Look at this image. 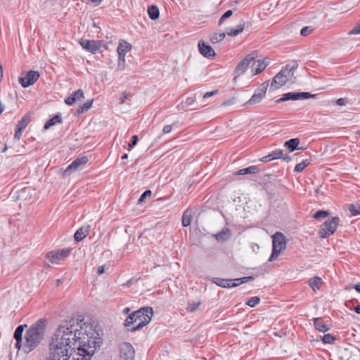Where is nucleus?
<instances>
[{"instance_id":"obj_61","label":"nucleus","mask_w":360,"mask_h":360,"mask_svg":"<svg viewBox=\"0 0 360 360\" xmlns=\"http://www.w3.org/2000/svg\"><path fill=\"white\" fill-rule=\"evenodd\" d=\"M280 159H283L284 161H285L287 162H289L291 161V158L287 155H282V157Z\"/></svg>"},{"instance_id":"obj_60","label":"nucleus","mask_w":360,"mask_h":360,"mask_svg":"<svg viewBox=\"0 0 360 360\" xmlns=\"http://www.w3.org/2000/svg\"><path fill=\"white\" fill-rule=\"evenodd\" d=\"M241 278L243 281H244V283H245L248 281H252L254 279V277L253 276H245V277H242Z\"/></svg>"},{"instance_id":"obj_53","label":"nucleus","mask_w":360,"mask_h":360,"mask_svg":"<svg viewBox=\"0 0 360 360\" xmlns=\"http://www.w3.org/2000/svg\"><path fill=\"white\" fill-rule=\"evenodd\" d=\"M15 340H16L15 347L18 348V349L22 348V349L23 350V344L24 343H22V340H18V339H15Z\"/></svg>"},{"instance_id":"obj_11","label":"nucleus","mask_w":360,"mask_h":360,"mask_svg":"<svg viewBox=\"0 0 360 360\" xmlns=\"http://www.w3.org/2000/svg\"><path fill=\"white\" fill-rule=\"evenodd\" d=\"M39 78V73L37 71L30 70L25 76L20 77L18 79L19 83L24 88H27L34 84Z\"/></svg>"},{"instance_id":"obj_2","label":"nucleus","mask_w":360,"mask_h":360,"mask_svg":"<svg viewBox=\"0 0 360 360\" xmlns=\"http://www.w3.org/2000/svg\"><path fill=\"white\" fill-rule=\"evenodd\" d=\"M48 360H68V326L60 325L53 333Z\"/></svg>"},{"instance_id":"obj_59","label":"nucleus","mask_w":360,"mask_h":360,"mask_svg":"<svg viewBox=\"0 0 360 360\" xmlns=\"http://www.w3.org/2000/svg\"><path fill=\"white\" fill-rule=\"evenodd\" d=\"M105 271V268H104V266H98V269H97V273L99 275H101L102 274H103Z\"/></svg>"},{"instance_id":"obj_34","label":"nucleus","mask_w":360,"mask_h":360,"mask_svg":"<svg viewBox=\"0 0 360 360\" xmlns=\"http://www.w3.org/2000/svg\"><path fill=\"white\" fill-rule=\"evenodd\" d=\"M191 214L188 210L185 211L182 216V226L187 227L190 225L191 221Z\"/></svg>"},{"instance_id":"obj_42","label":"nucleus","mask_w":360,"mask_h":360,"mask_svg":"<svg viewBox=\"0 0 360 360\" xmlns=\"http://www.w3.org/2000/svg\"><path fill=\"white\" fill-rule=\"evenodd\" d=\"M321 340L324 343L332 344L335 342L336 338L333 337L331 334L328 333L324 335L322 337Z\"/></svg>"},{"instance_id":"obj_57","label":"nucleus","mask_w":360,"mask_h":360,"mask_svg":"<svg viewBox=\"0 0 360 360\" xmlns=\"http://www.w3.org/2000/svg\"><path fill=\"white\" fill-rule=\"evenodd\" d=\"M336 104L338 105H345L346 104V99L343 98H338L336 101Z\"/></svg>"},{"instance_id":"obj_63","label":"nucleus","mask_w":360,"mask_h":360,"mask_svg":"<svg viewBox=\"0 0 360 360\" xmlns=\"http://www.w3.org/2000/svg\"><path fill=\"white\" fill-rule=\"evenodd\" d=\"M354 311L356 314H360V304H358L354 307Z\"/></svg>"},{"instance_id":"obj_17","label":"nucleus","mask_w":360,"mask_h":360,"mask_svg":"<svg viewBox=\"0 0 360 360\" xmlns=\"http://www.w3.org/2000/svg\"><path fill=\"white\" fill-rule=\"evenodd\" d=\"M298 68V64L297 61H291L290 63L287 64L285 68L282 69L281 72H283V75L286 76V79L288 81L290 79L294 74L295 70Z\"/></svg>"},{"instance_id":"obj_14","label":"nucleus","mask_w":360,"mask_h":360,"mask_svg":"<svg viewBox=\"0 0 360 360\" xmlns=\"http://www.w3.org/2000/svg\"><path fill=\"white\" fill-rule=\"evenodd\" d=\"M252 64V72L253 75H257L262 72L269 63V59L265 58L263 60H254Z\"/></svg>"},{"instance_id":"obj_45","label":"nucleus","mask_w":360,"mask_h":360,"mask_svg":"<svg viewBox=\"0 0 360 360\" xmlns=\"http://www.w3.org/2000/svg\"><path fill=\"white\" fill-rule=\"evenodd\" d=\"M313 31V29L311 27H304L303 28H302L301 31H300V34L302 36H307L309 34H310Z\"/></svg>"},{"instance_id":"obj_16","label":"nucleus","mask_w":360,"mask_h":360,"mask_svg":"<svg viewBox=\"0 0 360 360\" xmlns=\"http://www.w3.org/2000/svg\"><path fill=\"white\" fill-rule=\"evenodd\" d=\"M198 49L200 53L207 58H212L215 56V52L212 47L205 43L204 41L200 40L198 41Z\"/></svg>"},{"instance_id":"obj_7","label":"nucleus","mask_w":360,"mask_h":360,"mask_svg":"<svg viewBox=\"0 0 360 360\" xmlns=\"http://www.w3.org/2000/svg\"><path fill=\"white\" fill-rule=\"evenodd\" d=\"M79 44L84 49L91 53H100L107 49L106 44L101 40L82 39Z\"/></svg>"},{"instance_id":"obj_41","label":"nucleus","mask_w":360,"mask_h":360,"mask_svg":"<svg viewBox=\"0 0 360 360\" xmlns=\"http://www.w3.org/2000/svg\"><path fill=\"white\" fill-rule=\"evenodd\" d=\"M329 215V212L325 210H319L314 215L313 217L316 219H321Z\"/></svg>"},{"instance_id":"obj_54","label":"nucleus","mask_w":360,"mask_h":360,"mask_svg":"<svg viewBox=\"0 0 360 360\" xmlns=\"http://www.w3.org/2000/svg\"><path fill=\"white\" fill-rule=\"evenodd\" d=\"M235 103V98H231V99H229V100H226L223 102L222 105H232Z\"/></svg>"},{"instance_id":"obj_9","label":"nucleus","mask_w":360,"mask_h":360,"mask_svg":"<svg viewBox=\"0 0 360 360\" xmlns=\"http://www.w3.org/2000/svg\"><path fill=\"white\" fill-rule=\"evenodd\" d=\"M68 257V249L52 250L46 254V259L52 264H58Z\"/></svg>"},{"instance_id":"obj_51","label":"nucleus","mask_w":360,"mask_h":360,"mask_svg":"<svg viewBox=\"0 0 360 360\" xmlns=\"http://www.w3.org/2000/svg\"><path fill=\"white\" fill-rule=\"evenodd\" d=\"M138 140H139L138 136L134 135L132 136V139H131V142L129 143V147L133 148L134 146H135L137 143Z\"/></svg>"},{"instance_id":"obj_40","label":"nucleus","mask_w":360,"mask_h":360,"mask_svg":"<svg viewBox=\"0 0 360 360\" xmlns=\"http://www.w3.org/2000/svg\"><path fill=\"white\" fill-rule=\"evenodd\" d=\"M260 302V299L259 297L257 296H255V297H251L250 299H249L247 302H246V304L248 305L249 307H255V306H257Z\"/></svg>"},{"instance_id":"obj_50","label":"nucleus","mask_w":360,"mask_h":360,"mask_svg":"<svg viewBox=\"0 0 360 360\" xmlns=\"http://www.w3.org/2000/svg\"><path fill=\"white\" fill-rule=\"evenodd\" d=\"M226 33L230 37H235L239 34L236 28H229Z\"/></svg>"},{"instance_id":"obj_13","label":"nucleus","mask_w":360,"mask_h":360,"mask_svg":"<svg viewBox=\"0 0 360 360\" xmlns=\"http://www.w3.org/2000/svg\"><path fill=\"white\" fill-rule=\"evenodd\" d=\"M88 161L89 158L87 156H79L70 165H69V172H76L83 169Z\"/></svg>"},{"instance_id":"obj_15","label":"nucleus","mask_w":360,"mask_h":360,"mask_svg":"<svg viewBox=\"0 0 360 360\" xmlns=\"http://www.w3.org/2000/svg\"><path fill=\"white\" fill-rule=\"evenodd\" d=\"M288 82L286 79V76L283 75V72H279L273 78L270 89L271 90H276L279 87L285 85Z\"/></svg>"},{"instance_id":"obj_26","label":"nucleus","mask_w":360,"mask_h":360,"mask_svg":"<svg viewBox=\"0 0 360 360\" xmlns=\"http://www.w3.org/2000/svg\"><path fill=\"white\" fill-rule=\"evenodd\" d=\"M212 282L221 288H232V279H225L221 278H214Z\"/></svg>"},{"instance_id":"obj_29","label":"nucleus","mask_w":360,"mask_h":360,"mask_svg":"<svg viewBox=\"0 0 360 360\" xmlns=\"http://www.w3.org/2000/svg\"><path fill=\"white\" fill-rule=\"evenodd\" d=\"M322 283V279L319 276H314L308 281L309 285L314 292L320 288Z\"/></svg>"},{"instance_id":"obj_10","label":"nucleus","mask_w":360,"mask_h":360,"mask_svg":"<svg viewBox=\"0 0 360 360\" xmlns=\"http://www.w3.org/2000/svg\"><path fill=\"white\" fill-rule=\"evenodd\" d=\"M268 86L269 81L263 82L259 88L255 89L253 95L245 104L254 105L259 103L264 98Z\"/></svg>"},{"instance_id":"obj_49","label":"nucleus","mask_w":360,"mask_h":360,"mask_svg":"<svg viewBox=\"0 0 360 360\" xmlns=\"http://www.w3.org/2000/svg\"><path fill=\"white\" fill-rule=\"evenodd\" d=\"M233 282L231 283L232 288L238 286L243 283H244V281L242 280L241 278L232 279Z\"/></svg>"},{"instance_id":"obj_55","label":"nucleus","mask_w":360,"mask_h":360,"mask_svg":"<svg viewBox=\"0 0 360 360\" xmlns=\"http://www.w3.org/2000/svg\"><path fill=\"white\" fill-rule=\"evenodd\" d=\"M172 125H165L163 127L162 131L165 134H168V133H169L172 131Z\"/></svg>"},{"instance_id":"obj_12","label":"nucleus","mask_w":360,"mask_h":360,"mask_svg":"<svg viewBox=\"0 0 360 360\" xmlns=\"http://www.w3.org/2000/svg\"><path fill=\"white\" fill-rule=\"evenodd\" d=\"M134 349L129 342H124L120 345V357L124 360H133L134 358Z\"/></svg>"},{"instance_id":"obj_56","label":"nucleus","mask_w":360,"mask_h":360,"mask_svg":"<svg viewBox=\"0 0 360 360\" xmlns=\"http://www.w3.org/2000/svg\"><path fill=\"white\" fill-rule=\"evenodd\" d=\"M217 92V91H208L204 94L203 98H207L211 97L213 95L216 94Z\"/></svg>"},{"instance_id":"obj_19","label":"nucleus","mask_w":360,"mask_h":360,"mask_svg":"<svg viewBox=\"0 0 360 360\" xmlns=\"http://www.w3.org/2000/svg\"><path fill=\"white\" fill-rule=\"evenodd\" d=\"M84 98V92L82 89H78L69 96V105H72L82 101Z\"/></svg>"},{"instance_id":"obj_35","label":"nucleus","mask_w":360,"mask_h":360,"mask_svg":"<svg viewBox=\"0 0 360 360\" xmlns=\"http://www.w3.org/2000/svg\"><path fill=\"white\" fill-rule=\"evenodd\" d=\"M309 163L310 162L309 160H304L295 165L294 171L296 172H301L309 165Z\"/></svg>"},{"instance_id":"obj_20","label":"nucleus","mask_w":360,"mask_h":360,"mask_svg":"<svg viewBox=\"0 0 360 360\" xmlns=\"http://www.w3.org/2000/svg\"><path fill=\"white\" fill-rule=\"evenodd\" d=\"M283 153V150L281 149H278L272 153H269V155L262 157L260 160L263 162H268L271 160L280 159L282 157V155Z\"/></svg>"},{"instance_id":"obj_27","label":"nucleus","mask_w":360,"mask_h":360,"mask_svg":"<svg viewBox=\"0 0 360 360\" xmlns=\"http://www.w3.org/2000/svg\"><path fill=\"white\" fill-rule=\"evenodd\" d=\"M314 324L315 328L321 332H326L330 329V327L323 322L321 318H315Z\"/></svg>"},{"instance_id":"obj_47","label":"nucleus","mask_w":360,"mask_h":360,"mask_svg":"<svg viewBox=\"0 0 360 360\" xmlns=\"http://www.w3.org/2000/svg\"><path fill=\"white\" fill-rule=\"evenodd\" d=\"M245 22L243 20H240L238 25L236 26V30L240 34L245 29Z\"/></svg>"},{"instance_id":"obj_33","label":"nucleus","mask_w":360,"mask_h":360,"mask_svg":"<svg viewBox=\"0 0 360 360\" xmlns=\"http://www.w3.org/2000/svg\"><path fill=\"white\" fill-rule=\"evenodd\" d=\"M62 122L60 115H56L52 118L49 119L44 124V129H49L51 127L56 124L57 123Z\"/></svg>"},{"instance_id":"obj_31","label":"nucleus","mask_w":360,"mask_h":360,"mask_svg":"<svg viewBox=\"0 0 360 360\" xmlns=\"http://www.w3.org/2000/svg\"><path fill=\"white\" fill-rule=\"evenodd\" d=\"M148 13L151 20H156L160 16V11L157 6L151 5L148 7Z\"/></svg>"},{"instance_id":"obj_64","label":"nucleus","mask_w":360,"mask_h":360,"mask_svg":"<svg viewBox=\"0 0 360 360\" xmlns=\"http://www.w3.org/2000/svg\"><path fill=\"white\" fill-rule=\"evenodd\" d=\"M354 289L360 293V283H357L354 285Z\"/></svg>"},{"instance_id":"obj_28","label":"nucleus","mask_w":360,"mask_h":360,"mask_svg":"<svg viewBox=\"0 0 360 360\" xmlns=\"http://www.w3.org/2000/svg\"><path fill=\"white\" fill-rule=\"evenodd\" d=\"M259 169L257 166H250V167L238 170L235 173V175H245V174H257L259 172Z\"/></svg>"},{"instance_id":"obj_24","label":"nucleus","mask_w":360,"mask_h":360,"mask_svg":"<svg viewBox=\"0 0 360 360\" xmlns=\"http://www.w3.org/2000/svg\"><path fill=\"white\" fill-rule=\"evenodd\" d=\"M131 49V45L127 41H122L119 43L117 49V54L120 56H125Z\"/></svg>"},{"instance_id":"obj_58","label":"nucleus","mask_w":360,"mask_h":360,"mask_svg":"<svg viewBox=\"0 0 360 360\" xmlns=\"http://www.w3.org/2000/svg\"><path fill=\"white\" fill-rule=\"evenodd\" d=\"M129 96V94L123 93L120 97L121 103H123Z\"/></svg>"},{"instance_id":"obj_37","label":"nucleus","mask_w":360,"mask_h":360,"mask_svg":"<svg viewBox=\"0 0 360 360\" xmlns=\"http://www.w3.org/2000/svg\"><path fill=\"white\" fill-rule=\"evenodd\" d=\"M349 210L353 216L360 214V204L354 203L349 205Z\"/></svg>"},{"instance_id":"obj_52","label":"nucleus","mask_w":360,"mask_h":360,"mask_svg":"<svg viewBox=\"0 0 360 360\" xmlns=\"http://www.w3.org/2000/svg\"><path fill=\"white\" fill-rule=\"evenodd\" d=\"M30 189L27 188H22L21 191H20V193L19 194V196L18 198L20 199H24V200H26L27 198H24V194H25L27 191H29Z\"/></svg>"},{"instance_id":"obj_23","label":"nucleus","mask_w":360,"mask_h":360,"mask_svg":"<svg viewBox=\"0 0 360 360\" xmlns=\"http://www.w3.org/2000/svg\"><path fill=\"white\" fill-rule=\"evenodd\" d=\"M89 226L84 227H80L75 233L74 235V239L76 242H80L88 234L89 232Z\"/></svg>"},{"instance_id":"obj_5","label":"nucleus","mask_w":360,"mask_h":360,"mask_svg":"<svg viewBox=\"0 0 360 360\" xmlns=\"http://www.w3.org/2000/svg\"><path fill=\"white\" fill-rule=\"evenodd\" d=\"M273 249L269 262H273L277 259L281 252L286 248L285 236L281 232H276L272 236Z\"/></svg>"},{"instance_id":"obj_1","label":"nucleus","mask_w":360,"mask_h":360,"mask_svg":"<svg viewBox=\"0 0 360 360\" xmlns=\"http://www.w3.org/2000/svg\"><path fill=\"white\" fill-rule=\"evenodd\" d=\"M102 343L101 334L89 316L72 314L69 319V347H72L69 360H90Z\"/></svg>"},{"instance_id":"obj_38","label":"nucleus","mask_w":360,"mask_h":360,"mask_svg":"<svg viewBox=\"0 0 360 360\" xmlns=\"http://www.w3.org/2000/svg\"><path fill=\"white\" fill-rule=\"evenodd\" d=\"M200 304V302H189L186 310L188 312H193L199 307Z\"/></svg>"},{"instance_id":"obj_6","label":"nucleus","mask_w":360,"mask_h":360,"mask_svg":"<svg viewBox=\"0 0 360 360\" xmlns=\"http://www.w3.org/2000/svg\"><path fill=\"white\" fill-rule=\"evenodd\" d=\"M340 218L334 217L329 220L326 221L321 226L319 231V236L321 238H326L333 235L336 231Z\"/></svg>"},{"instance_id":"obj_32","label":"nucleus","mask_w":360,"mask_h":360,"mask_svg":"<svg viewBox=\"0 0 360 360\" xmlns=\"http://www.w3.org/2000/svg\"><path fill=\"white\" fill-rule=\"evenodd\" d=\"M226 33L224 32H214L210 34V39L212 44H216L224 40Z\"/></svg>"},{"instance_id":"obj_48","label":"nucleus","mask_w":360,"mask_h":360,"mask_svg":"<svg viewBox=\"0 0 360 360\" xmlns=\"http://www.w3.org/2000/svg\"><path fill=\"white\" fill-rule=\"evenodd\" d=\"M360 33V21L354 26V27L349 32V34H358Z\"/></svg>"},{"instance_id":"obj_62","label":"nucleus","mask_w":360,"mask_h":360,"mask_svg":"<svg viewBox=\"0 0 360 360\" xmlns=\"http://www.w3.org/2000/svg\"><path fill=\"white\" fill-rule=\"evenodd\" d=\"M193 102V99L192 98H188L186 99V103L188 105H191Z\"/></svg>"},{"instance_id":"obj_4","label":"nucleus","mask_w":360,"mask_h":360,"mask_svg":"<svg viewBox=\"0 0 360 360\" xmlns=\"http://www.w3.org/2000/svg\"><path fill=\"white\" fill-rule=\"evenodd\" d=\"M153 315L152 307H141L127 316L124 326L128 328V330L131 332L139 330L150 322Z\"/></svg>"},{"instance_id":"obj_43","label":"nucleus","mask_w":360,"mask_h":360,"mask_svg":"<svg viewBox=\"0 0 360 360\" xmlns=\"http://www.w3.org/2000/svg\"><path fill=\"white\" fill-rule=\"evenodd\" d=\"M233 14V11L231 10H228L226 11L222 15L221 17L219 18V25H221L223 22L229 18V17H231Z\"/></svg>"},{"instance_id":"obj_8","label":"nucleus","mask_w":360,"mask_h":360,"mask_svg":"<svg viewBox=\"0 0 360 360\" xmlns=\"http://www.w3.org/2000/svg\"><path fill=\"white\" fill-rule=\"evenodd\" d=\"M258 57V52L255 51L251 53L246 56L236 66L235 70L236 76L233 78V80L236 82L237 78L244 74L245 71L248 70L250 63L253 61L256 58Z\"/></svg>"},{"instance_id":"obj_3","label":"nucleus","mask_w":360,"mask_h":360,"mask_svg":"<svg viewBox=\"0 0 360 360\" xmlns=\"http://www.w3.org/2000/svg\"><path fill=\"white\" fill-rule=\"evenodd\" d=\"M46 326V320L41 319L33 323L26 331L23 344L25 353L29 354L40 345L45 337Z\"/></svg>"},{"instance_id":"obj_36","label":"nucleus","mask_w":360,"mask_h":360,"mask_svg":"<svg viewBox=\"0 0 360 360\" xmlns=\"http://www.w3.org/2000/svg\"><path fill=\"white\" fill-rule=\"evenodd\" d=\"M26 327H27V325L18 326L14 332L13 338L15 339H18V340H22V333L24 331V328Z\"/></svg>"},{"instance_id":"obj_18","label":"nucleus","mask_w":360,"mask_h":360,"mask_svg":"<svg viewBox=\"0 0 360 360\" xmlns=\"http://www.w3.org/2000/svg\"><path fill=\"white\" fill-rule=\"evenodd\" d=\"M29 120L26 117H23L17 124L14 139L19 140L22 131L26 128L28 124Z\"/></svg>"},{"instance_id":"obj_21","label":"nucleus","mask_w":360,"mask_h":360,"mask_svg":"<svg viewBox=\"0 0 360 360\" xmlns=\"http://www.w3.org/2000/svg\"><path fill=\"white\" fill-rule=\"evenodd\" d=\"M94 100L91 99L83 103L82 105H79L77 110L73 112V115L75 116H79L81 114L87 112L92 106Z\"/></svg>"},{"instance_id":"obj_46","label":"nucleus","mask_w":360,"mask_h":360,"mask_svg":"<svg viewBox=\"0 0 360 360\" xmlns=\"http://www.w3.org/2000/svg\"><path fill=\"white\" fill-rule=\"evenodd\" d=\"M151 191L150 190H146L145 191L142 195H141V197L139 198V202H142L144 201V200L147 198V197H149L151 195Z\"/></svg>"},{"instance_id":"obj_22","label":"nucleus","mask_w":360,"mask_h":360,"mask_svg":"<svg viewBox=\"0 0 360 360\" xmlns=\"http://www.w3.org/2000/svg\"><path fill=\"white\" fill-rule=\"evenodd\" d=\"M299 99V92H288L283 94L282 97L277 99L276 103H280L287 101H297Z\"/></svg>"},{"instance_id":"obj_30","label":"nucleus","mask_w":360,"mask_h":360,"mask_svg":"<svg viewBox=\"0 0 360 360\" xmlns=\"http://www.w3.org/2000/svg\"><path fill=\"white\" fill-rule=\"evenodd\" d=\"M231 236V231L229 229L226 228L214 235L215 238L218 241H224L229 238Z\"/></svg>"},{"instance_id":"obj_39","label":"nucleus","mask_w":360,"mask_h":360,"mask_svg":"<svg viewBox=\"0 0 360 360\" xmlns=\"http://www.w3.org/2000/svg\"><path fill=\"white\" fill-rule=\"evenodd\" d=\"M125 68V56L118 55L117 70L122 71L124 70Z\"/></svg>"},{"instance_id":"obj_44","label":"nucleus","mask_w":360,"mask_h":360,"mask_svg":"<svg viewBox=\"0 0 360 360\" xmlns=\"http://www.w3.org/2000/svg\"><path fill=\"white\" fill-rule=\"evenodd\" d=\"M315 96H316L315 94H311L309 92H299V99L300 100L314 98Z\"/></svg>"},{"instance_id":"obj_25","label":"nucleus","mask_w":360,"mask_h":360,"mask_svg":"<svg viewBox=\"0 0 360 360\" xmlns=\"http://www.w3.org/2000/svg\"><path fill=\"white\" fill-rule=\"evenodd\" d=\"M300 142V141L297 138L291 139L284 143V146H285L288 148L289 152H293L296 149H302V148H298Z\"/></svg>"}]
</instances>
